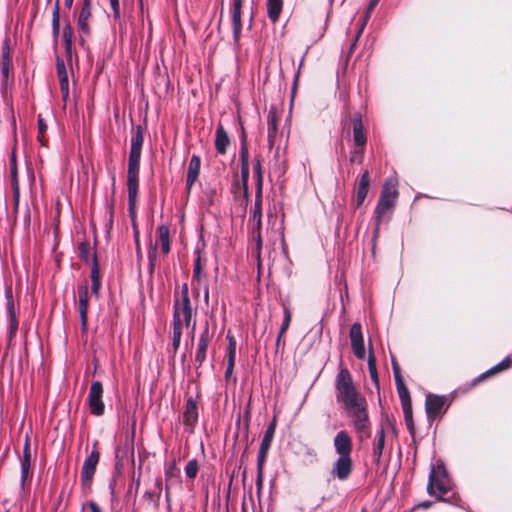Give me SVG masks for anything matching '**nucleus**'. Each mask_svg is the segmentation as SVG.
I'll list each match as a JSON object with an SVG mask.
<instances>
[{
  "label": "nucleus",
  "instance_id": "1",
  "mask_svg": "<svg viewBox=\"0 0 512 512\" xmlns=\"http://www.w3.org/2000/svg\"><path fill=\"white\" fill-rule=\"evenodd\" d=\"M336 399L342 403L352 418L353 428L358 438L363 441L371 436L370 423L366 410V401L357 391L351 374L341 369L336 377Z\"/></svg>",
  "mask_w": 512,
  "mask_h": 512
},
{
  "label": "nucleus",
  "instance_id": "2",
  "mask_svg": "<svg viewBox=\"0 0 512 512\" xmlns=\"http://www.w3.org/2000/svg\"><path fill=\"white\" fill-rule=\"evenodd\" d=\"M144 142V132L141 126H137L133 129L131 137V147L128 158V171H127V190H128V202L129 210L132 213L136 203L138 194V183H139V168L142 146Z\"/></svg>",
  "mask_w": 512,
  "mask_h": 512
},
{
  "label": "nucleus",
  "instance_id": "3",
  "mask_svg": "<svg viewBox=\"0 0 512 512\" xmlns=\"http://www.w3.org/2000/svg\"><path fill=\"white\" fill-rule=\"evenodd\" d=\"M193 312L194 309L191 305L188 288L184 285L182 288L181 300H177L174 304L172 338L174 351H177L180 346L183 326L190 328L191 339H194L196 323L195 321H192Z\"/></svg>",
  "mask_w": 512,
  "mask_h": 512
},
{
  "label": "nucleus",
  "instance_id": "4",
  "mask_svg": "<svg viewBox=\"0 0 512 512\" xmlns=\"http://www.w3.org/2000/svg\"><path fill=\"white\" fill-rule=\"evenodd\" d=\"M452 489V482L443 463L432 465L427 485V492L437 500L453 503L450 497H444Z\"/></svg>",
  "mask_w": 512,
  "mask_h": 512
},
{
  "label": "nucleus",
  "instance_id": "5",
  "mask_svg": "<svg viewBox=\"0 0 512 512\" xmlns=\"http://www.w3.org/2000/svg\"><path fill=\"white\" fill-rule=\"evenodd\" d=\"M398 198L397 182L394 179H388L385 181L381 190L378 204L375 208L374 214L376 219V227L374 236L377 237L379 233V226L386 215L395 205Z\"/></svg>",
  "mask_w": 512,
  "mask_h": 512
},
{
  "label": "nucleus",
  "instance_id": "6",
  "mask_svg": "<svg viewBox=\"0 0 512 512\" xmlns=\"http://www.w3.org/2000/svg\"><path fill=\"white\" fill-rule=\"evenodd\" d=\"M5 300L6 307L5 313L8 322L7 326V336L8 340L11 341L17 333L18 330V313L19 310L15 305L13 294L11 288L5 290Z\"/></svg>",
  "mask_w": 512,
  "mask_h": 512
},
{
  "label": "nucleus",
  "instance_id": "7",
  "mask_svg": "<svg viewBox=\"0 0 512 512\" xmlns=\"http://www.w3.org/2000/svg\"><path fill=\"white\" fill-rule=\"evenodd\" d=\"M103 398V386L99 381L91 384L88 394V404L91 414L101 416L104 414L105 405Z\"/></svg>",
  "mask_w": 512,
  "mask_h": 512
},
{
  "label": "nucleus",
  "instance_id": "8",
  "mask_svg": "<svg viewBox=\"0 0 512 512\" xmlns=\"http://www.w3.org/2000/svg\"><path fill=\"white\" fill-rule=\"evenodd\" d=\"M353 461L351 456H338L331 468V476L340 481H345L352 473Z\"/></svg>",
  "mask_w": 512,
  "mask_h": 512
},
{
  "label": "nucleus",
  "instance_id": "9",
  "mask_svg": "<svg viewBox=\"0 0 512 512\" xmlns=\"http://www.w3.org/2000/svg\"><path fill=\"white\" fill-rule=\"evenodd\" d=\"M99 457V452L97 450H93L84 461L81 470L82 486L88 487L90 485L96 470V466L99 462Z\"/></svg>",
  "mask_w": 512,
  "mask_h": 512
},
{
  "label": "nucleus",
  "instance_id": "10",
  "mask_svg": "<svg viewBox=\"0 0 512 512\" xmlns=\"http://www.w3.org/2000/svg\"><path fill=\"white\" fill-rule=\"evenodd\" d=\"M213 338V332L210 331L208 322L205 323V326L199 336L197 349L195 354V361L200 365L206 360L207 348Z\"/></svg>",
  "mask_w": 512,
  "mask_h": 512
},
{
  "label": "nucleus",
  "instance_id": "11",
  "mask_svg": "<svg viewBox=\"0 0 512 512\" xmlns=\"http://www.w3.org/2000/svg\"><path fill=\"white\" fill-rule=\"evenodd\" d=\"M350 341L354 355L358 359L365 357L364 339L362 335L361 325L354 323L350 329Z\"/></svg>",
  "mask_w": 512,
  "mask_h": 512
},
{
  "label": "nucleus",
  "instance_id": "12",
  "mask_svg": "<svg viewBox=\"0 0 512 512\" xmlns=\"http://www.w3.org/2000/svg\"><path fill=\"white\" fill-rule=\"evenodd\" d=\"M333 446L338 456H351L352 439L347 431L341 430L335 435Z\"/></svg>",
  "mask_w": 512,
  "mask_h": 512
},
{
  "label": "nucleus",
  "instance_id": "13",
  "mask_svg": "<svg viewBox=\"0 0 512 512\" xmlns=\"http://www.w3.org/2000/svg\"><path fill=\"white\" fill-rule=\"evenodd\" d=\"M445 401L446 398L444 396H438L433 394L427 395L425 408L429 419H434L442 414Z\"/></svg>",
  "mask_w": 512,
  "mask_h": 512
},
{
  "label": "nucleus",
  "instance_id": "14",
  "mask_svg": "<svg viewBox=\"0 0 512 512\" xmlns=\"http://www.w3.org/2000/svg\"><path fill=\"white\" fill-rule=\"evenodd\" d=\"M198 421V408L197 403L193 398L186 401L185 410L183 413V423L186 428L192 432Z\"/></svg>",
  "mask_w": 512,
  "mask_h": 512
},
{
  "label": "nucleus",
  "instance_id": "15",
  "mask_svg": "<svg viewBox=\"0 0 512 512\" xmlns=\"http://www.w3.org/2000/svg\"><path fill=\"white\" fill-rule=\"evenodd\" d=\"M21 464V477H20V486L21 489L24 490L25 482L30 477L31 470V449L28 439H26L24 448H23V456L20 460Z\"/></svg>",
  "mask_w": 512,
  "mask_h": 512
},
{
  "label": "nucleus",
  "instance_id": "16",
  "mask_svg": "<svg viewBox=\"0 0 512 512\" xmlns=\"http://www.w3.org/2000/svg\"><path fill=\"white\" fill-rule=\"evenodd\" d=\"M78 310L80 314L81 326L85 330L87 327L88 313V286L87 284L78 287Z\"/></svg>",
  "mask_w": 512,
  "mask_h": 512
},
{
  "label": "nucleus",
  "instance_id": "17",
  "mask_svg": "<svg viewBox=\"0 0 512 512\" xmlns=\"http://www.w3.org/2000/svg\"><path fill=\"white\" fill-rule=\"evenodd\" d=\"M200 168L201 158L198 155H192L188 164L186 175V188L188 191L192 189L193 185L198 180Z\"/></svg>",
  "mask_w": 512,
  "mask_h": 512
},
{
  "label": "nucleus",
  "instance_id": "18",
  "mask_svg": "<svg viewBox=\"0 0 512 512\" xmlns=\"http://www.w3.org/2000/svg\"><path fill=\"white\" fill-rule=\"evenodd\" d=\"M56 68H57V75L59 78L62 99L64 102H66L69 98V80H68V74H67V70H66L64 61L61 59H57Z\"/></svg>",
  "mask_w": 512,
  "mask_h": 512
},
{
  "label": "nucleus",
  "instance_id": "19",
  "mask_svg": "<svg viewBox=\"0 0 512 512\" xmlns=\"http://www.w3.org/2000/svg\"><path fill=\"white\" fill-rule=\"evenodd\" d=\"M241 9H242V0H233L232 24H233V37L236 42L239 41V38L241 35V29H242Z\"/></svg>",
  "mask_w": 512,
  "mask_h": 512
},
{
  "label": "nucleus",
  "instance_id": "20",
  "mask_svg": "<svg viewBox=\"0 0 512 512\" xmlns=\"http://www.w3.org/2000/svg\"><path fill=\"white\" fill-rule=\"evenodd\" d=\"M230 145L228 133L222 125H218L215 132V149L218 154L224 155Z\"/></svg>",
  "mask_w": 512,
  "mask_h": 512
},
{
  "label": "nucleus",
  "instance_id": "21",
  "mask_svg": "<svg viewBox=\"0 0 512 512\" xmlns=\"http://www.w3.org/2000/svg\"><path fill=\"white\" fill-rule=\"evenodd\" d=\"M91 17V0H84L82 8L78 16V28L83 34H88L89 19Z\"/></svg>",
  "mask_w": 512,
  "mask_h": 512
},
{
  "label": "nucleus",
  "instance_id": "22",
  "mask_svg": "<svg viewBox=\"0 0 512 512\" xmlns=\"http://www.w3.org/2000/svg\"><path fill=\"white\" fill-rule=\"evenodd\" d=\"M277 122H278V116H277L276 111L273 109L269 110L268 115H267V138H268V144H269L270 148L274 146L276 138H277V133H278Z\"/></svg>",
  "mask_w": 512,
  "mask_h": 512
},
{
  "label": "nucleus",
  "instance_id": "23",
  "mask_svg": "<svg viewBox=\"0 0 512 512\" xmlns=\"http://www.w3.org/2000/svg\"><path fill=\"white\" fill-rule=\"evenodd\" d=\"M10 67H11V54L10 49L7 41L4 42L2 47V55L0 58V71L3 78V83H7L9 79V73H10Z\"/></svg>",
  "mask_w": 512,
  "mask_h": 512
},
{
  "label": "nucleus",
  "instance_id": "24",
  "mask_svg": "<svg viewBox=\"0 0 512 512\" xmlns=\"http://www.w3.org/2000/svg\"><path fill=\"white\" fill-rule=\"evenodd\" d=\"M353 140L357 147L364 148L366 144V135L363 130L362 119L360 115H357L353 121Z\"/></svg>",
  "mask_w": 512,
  "mask_h": 512
},
{
  "label": "nucleus",
  "instance_id": "25",
  "mask_svg": "<svg viewBox=\"0 0 512 512\" xmlns=\"http://www.w3.org/2000/svg\"><path fill=\"white\" fill-rule=\"evenodd\" d=\"M384 446H385V431H384V428L381 427L376 435V438L373 443V448H372V456H373L374 461L377 464L381 460Z\"/></svg>",
  "mask_w": 512,
  "mask_h": 512
},
{
  "label": "nucleus",
  "instance_id": "26",
  "mask_svg": "<svg viewBox=\"0 0 512 512\" xmlns=\"http://www.w3.org/2000/svg\"><path fill=\"white\" fill-rule=\"evenodd\" d=\"M369 183H370L369 172L366 170L362 174V176L359 180L358 188H357V198H356V206L357 207H360L363 204V202L368 194Z\"/></svg>",
  "mask_w": 512,
  "mask_h": 512
},
{
  "label": "nucleus",
  "instance_id": "27",
  "mask_svg": "<svg viewBox=\"0 0 512 512\" xmlns=\"http://www.w3.org/2000/svg\"><path fill=\"white\" fill-rule=\"evenodd\" d=\"M157 235H158L157 244L159 243V245L161 247V251L164 254H168L170 252V245H171L169 228L165 225L159 226L157 228Z\"/></svg>",
  "mask_w": 512,
  "mask_h": 512
},
{
  "label": "nucleus",
  "instance_id": "28",
  "mask_svg": "<svg viewBox=\"0 0 512 512\" xmlns=\"http://www.w3.org/2000/svg\"><path fill=\"white\" fill-rule=\"evenodd\" d=\"M396 384H397L398 394H399V397H400L402 405H403L405 418H406V420H408V419L411 420V406H410V397H409L408 389L405 387L402 380H401V383H396Z\"/></svg>",
  "mask_w": 512,
  "mask_h": 512
},
{
  "label": "nucleus",
  "instance_id": "29",
  "mask_svg": "<svg viewBox=\"0 0 512 512\" xmlns=\"http://www.w3.org/2000/svg\"><path fill=\"white\" fill-rule=\"evenodd\" d=\"M262 199L261 194L256 193V199L254 203V208L251 211V220L254 225V229L260 230L261 227V217H262Z\"/></svg>",
  "mask_w": 512,
  "mask_h": 512
},
{
  "label": "nucleus",
  "instance_id": "30",
  "mask_svg": "<svg viewBox=\"0 0 512 512\" xmlns=\"http://www.w3.org/2000/svg\"><path fill=\"white\" fill-rule=\"evenodd\" d=\"M283 7V0H267L268 17L272 22H276L280 16Z\"/></svg>",
  "mask_w": 512,
  "mask_h": 512
},
{
  "label": "nucleus",
  "instance_id": "31",
  "mask_svg": "<svg viewBox=\"0 0 512 512\" xmlns=\"http://www.w3.org/2000/svg\"><path fill=\"white\" fill-rule=\"evenodd\" d=\"M194 253L196 255V259L194 261L193 280L200 282L201 277L204 275L203 269L206 265V259L202 258L200 249H196Z\"/></svg>",
  "mask_w": 512,
  "mask_h": 512
},
{
  "label": "nucleus",
  "instance_id": "32",
  "mask_svg": "<svg viewBox=\"0 0 512 512\" xmlns=\"http://www.w3.org/2000/svg\"><path fill=\"white\" fill-rule=\"evenodd\" d=\"M10 172H11V185L14 192V195L18 197L19 195V180H18V172H17V162L16 156L13 152L10 158Z\"/></svg>",
  "mask_w": 512,
  "mask_h": 512
},
{
  "label": "nucleus",
  "instance_id": "33",
  "mask_svg": "<svg viewBox=\"0 0 512 512\" xmlns=\"http://www.w3.org/2000/svg\"><path fill=\"white\" fill-rule=\"evenodd\" d=\"M511 365H512V357L507 356L496 366L492 367L490 370H488L487 372L480 375L478 380L485 379L486 377L493 375L497 372L504 371V370L508 369Z\"/></svg>",
  "mask_w": 512,
  "mask_h": 512
},
{
  "label": "nucleus",
  "instance_id": "34",
  "mask_svg": "<svg viewBox=\"0 0 512 512\" xmlns=\"http://www.w3.org/2000/svg\"><path fill=\"white\" fill-rule=\"evenodd\" d=\"M283 312H284V317H283L282 325H281V328H280V331H279V334L277 337V343L280 342L282 336L288 330L290 323H291V318H292V313L287 305H283Z\"/></svg>",
  "mask_w": 512,
  "mask_h": 512
},
{
  "label": "nucleus",
  "instance_id": "35",
  "mask_svg": "<svg viewBox=\"0 0 512 512\" xmlns=\"http://www.w3.org/2000/svg\"><path fill=\"white\" fill-rule=\"evenodd\" d=\"M275 421H273L266 429L263 439L261 441L260 446H263V450H269L274 434H275Z\"/></svg>",
  "mask_w": 512,
  "mask_h": 512
},
{
  "label": "nucleus",
  "instance_id": "36",
  "mask_svg": "<svg viewBox=\"0 0 512 512\" xmlns=\"http://www.w3.org/2000/svg\"><path fill=\"white\" fill-rule=\"evenodd\" d=\"M78 249L80 258L85 262H89L90 259L93 260V256H96V254L92 252L90 244L86 241L81 242Z\"/></svg>",
  "mask_w": 512,
  "mask_h": 512
},
{
  "label": "nucleus",
  "instance_id": "37",
  "mask_svg": "<svg viewBox=\"0 0 512 512\" xmlns=\"http://www.w3.org/2000/svg\"><path fill=\"white\" fill-rule=\"evenodd\" d=\"M52 32L53 36L57 38L60 33V13H59V3L57 2L53 13H52Z\"/></svg>",
  "mask_w": 512,
  "mask_h": 512
},
{
  "label": "nucleus",
  "instance_id": "38",
  "mask_svg": "<svg viewBox=\"0 0 512 512\" xmlns=\"http://www.w3.org/2000/svg\"><path fill=\"white\" fill-rule=\"evenodd\" d=\"M254 174L256 177L257 194H262L263 174H262V170H261V162L259 159H257L254 164Z\"/></svg>",
  "mask_w": 512,
  "mask_h": 512
},
{
  "label": "nucleus",
  "instance_id": "39",
  "mask_svg": "<svg viewBox=\"0 0 512 512\" xmlns=\"http://www.w3.org/2000/svg\"><path fill=\"white\" fill-rule=\"evenodd\" d=\"M368 368L372 381L378 387V373L376 368V359L372 353L368 357Z\"/></svg>",
  "mask_w": 512,
  "mask_h": 512
},
{
  "label": "nucleus",
  "instance_id": "40",
  "mask_svg": "<svg viewBox=\"0 0 512 512\" xmlns=\"http://www.w3.org/2000/svg\"><path fill=\"white\" fill-rule=\"evenodd\" d=\"M157 261V243L154 246H151L148 251V262H149V273L153 274Z\"/></svg>",
  "mask_w": 512,
  "mask_h": 512
},
{
  "label": "nucleus",
  "instance_id": "41",
  "mask_svg": "<svg viewBox=\"0 0 512 512\" xmlns=\"http://www.w3.org/2000/svg\"><path fill=\"white\" fill-rule=\"evenodd\" d=\"M198 463L195 459L190 460L185 466V474L190 479H194L197 476Z\"/></svg>",
  "mask_w": 512,
  "mask_h": 512
},
{
  "label": "nucleus",
  "instance_id": "42",
  "mask_svg": "<svg viewBox=\"0 0 512 512\" xmlns=\"http://www.w3.org/2000/svg\"><path fill=\"white\" fill-rule=\"evenodd\" d=\"M373 10H374V9H370V3H369V4H368V6H367L366 11H365V13H364V16H363V18H362V21H361L360 27H359V29H358V31H357L356 39H358V38L360 37V35L362 34V32H363V30H364L365 26L367 25V23H368V21H369V19H370V17H371V13H372V11H373ZM356 41H357V40H355V42H356Z\"/></svg>",
  "mask_w": 512,
  "mask_h": 512
},
{
  "label": "nucleus",
  "instance_id": "43",
  "mask_svg": "<svg viewBox=\"0 0 512 512\" xmlns=\"http://www.w3.org/2000/svg\"><path fill=\"white\" fill-rule=\"evenodd\" d=\"M72 37H73V31H72L71 26L68 24L63 29V40L65 42V47L67 50H69L71 48Z\"/></svg>",
  "mask_w": 512,
  "mask_h": 512
},
{
  "label": "nucleus",
  "instance_id": "44",
  "mask_svg": "<svg viewBox=\"0 0 512 512\" xmlns=\"http://www.w3.org/2000/svg\"><path fill=\"white\" fill-rule=\"evenodd\" d=\"M248 179H249V166L241 167V180L243 185L244 194H248Z\"/></svg>",
  "mask_w": 512,
  "mask_h": 512
},
{
  "label": "nucleus",
  "instance_id": "45",
  "mask_svg": "<svg viewBox=\"0 0 512 512\" xmlns=\"http://www.w3.org/2000/svg\"><path fill=\"white\" fill-rule=\"evenodd\" d=\"M100 281L99 267L96 256H93V266L91 269V282Z\"/></svg>",
  "mask_w": 512,
  "mask_h": 512
},
{
  "label": "nucleus",
  "instance_id": "46",
  "mask_svg": "<svg viewBox=\"0 0 512 512\" xmlns=\"http://www.w3.org/2000/svg\"><path fill=\"white\" fill-rule=\"evenodd\" d=\"M304 457L305 461L310 464L317 461V453L313 448H307Z\"/></svg>",
  "mask_w": 512,
  "mask_h": 512
},
{
  "label": "nucleus",
  "instance_id": "47",
  "mask_svg": "<svg viewBox=\"0 0 512 512\" xmlns=\"http://www.w3.org/2000/svg\"><path fill=\"white\" fill-rule=\"evenodd\" d=\"M240 159H249V150L245 140V136H243L241 140Z\"/></svg>",
  "mask_w": 512,
  "mask_h": 512
},
{
  "label": "nucleus",
  "instance_id": "48",
  "mask_svg": "<svg viewBox=\"0 0 512 512\" xmlns=\"http://www.w3.org/2000/svg\"><path fill=\"white\" fill-rule=\"evenodd\" d=\"M268 451L269 450H263V446H260L259 452H258V458H257V464H258L259 469H261V467L263 466Z\"/></svg>",
  "mask_w": 512,
  "mask_h": 512
},
{
  "label": "nucleus",
  "instance_id": "49",
  "mask_svg": "<svg viewBox=\"0 0 512 512\" xmlns=\"http://www.w3.org/2000/svg\"><path fill=\"white\" fill-rule=\"evenodd\" d=\"M362 153H363V148L355 150L351 154L350 161L351 162L358 161L360 163L362 161Z\"/></svg>",
  "mask_w": 512,
  "mask_h": 512
},
{
  "label": "nucleus",
  "instance_id": "50",
  "mask_svg": "<svg viewBox=\"0 0 512 512\" xmlns=\"http://www.w3.org/2000/svg\"><path fill=\"white\" fill-rule=\"evenodd\" d=\"M110 1V6L113 10V13H114V17L115 18H118L120 16V5H119V0H109Z\"/></svg>",
  "mask_w": 512,
  "mask_h": 512
},
{
  "label": "nucleus",
  "instance_id": "51",
  "mask_svg": "<svg viewBox=\"0 0 512 512\" xmlns=\"http://www.w3.org/2000/svg\"><path fill=\"white\" fill-rule=\"evenodd\" d=\"M86 507H88L91 512H101L100 507L94 501H88L85 505H83L82 510H84Z\"/></svg>",
  "mask_w": 512,
  "mask_h": 512
},
{
  "label": "nucleus",
  "instance_id": "52",
  "mask_svg": "<svg viewBox=\"0 0 512 512\" xmlns=\"http://www.w3.org/2000/svg\"><path fill=\"white\" fill-rule=\"evenodd\" d=\"M392 365H393V371H394V376H395V381L396 383H401V375H400V370H399V367L397 365L396 362H392Z\"/></svg>",
  "mask_w": 512,
  "mask_h": 512
},
{
  "label": "nucleus",
  "instance_id": "53",
  "mask_svg": "<svg viewBox=\"0 0 512 512\" xmlns=\"http://www.w3.org/2000/svg\"><path fill=\"white\" fill-rule=\"evenodd\" d=\"M235 359H236V352H229L227 353V364L229 366H235Z\"/></svg>",
  "mask_w": 512,
  "mask_h": 512
},
{
  "label": "nucleus",
  "instance_id": "54",
  "mask_svg": "<svg viewBox=\"0 0 512 512\" xmlns=\"http://www.w3.org/2000/svg\"><path fill=\"white\" fill-rule=\"evenodd\" d=\"M227 338L229 340L228 351L229 352H236V341H235L234 337L228 336Z\"/></svg>",
  "mask_w": 512,
  "mask_h": 512
},
{
  "label": "nucleus",
  "instance_id": "55",
  "mask_svg": "<svg viewBox=\"0 0 512 512\" xmlns=\"http://www.w3.org/2000/svg\"><path fill=\"white\" fill-rule=\"evenodd\" d=\"M38 128H39L40 134L44 133L47 129L46 124L44 123L43 119H41V118L38 119Z\"/></svg>",
  "mask_w": 512,
  "mask_h": 512
},
{
  "label": "nucleus",
  "instance_id": "56",
  "mask_svg": "<svg viewBox=\"0 0 512 512\" xmlns=\"http://www.w3.org/2000/svg\"><path fill=\"white\" fill-rule=\"evenodd\" d=\"M99 289H100V281H93L91 284L92 293L97 295Z\"/></svg>",
  "mask_w": 512,
  "mask_h": 512
},
{
  "label": "nucleus",
  "instance_id": "57",
  "mask_svg": "<svg viewBox=\"0 0 512 512\" xmlns=\"http://www.w3.org/2000/svg\"><path fill=\"white\" fill-rule=\"evenodd\" d=\"M233 370H234V366H229V364H227L226 371H225V378L226 379L230 378V376L233 373Z\"/></svg>",
  "mask_w": 512,
  "mask_h": 512
},
{
  "label": "nucleus",
  "instance_id": "58",
  "mask_svg": "<svg viewBox=\"0 0 512 512\" xmlns=\"http://www.w3.org/2000/svg\"><path fill=\"white\" fill-rule=\"evenodd\" d=\"M432 505V502L430 501H423L417 505L419 508L427 509Z\"/></svg>",
  "mask_w": 512,
  "mask_h": 512
},
{
  "label": "nucleus",
  "instance_id": "59",
  "mask_svg": "<svg viewBox=\"0 0 512 512\" xmlns=\"http://www.w3.org/2000/svg\"><path fill=\"white\" fill-rule=\"evenodd\" d=\"M380 0H369L370 3V9H375V7L378 5Z\"/></svg>",
  "mask_w": 512,
  "mask_h": 512
},
{
  "label": "nucleus",
  "instance_id": "60",
  "mask_svg": "<svg viewBox=\"0 0 512 512\" xmlns=\"http://www.w3.org/2000/svg\"><path fill=\"white\" fill-rule=\"evenodd\" d=\"M156 487L158 488L159 492H161V489H162V480L161 478H158L156 480ZM160 495V493H158V496Z\"/></svg>",
  "mask_w": 512,
  "mask_h": 512
},
{
  "label": "nucleus",
  "instance_id": "61",
  "mask_svg": "<svg viewBox=\"0 0 512 512\" xmlns=\"http://www.w3.org/2000/svg\"><path fill=\"white\" fill-rule=\"evenodd\" d=\"M165 499H166V502L169 504L170 503V494H169L168 486H166V488H165Z\"/></svg>",
  "mask_w": 512,
  "mask_h": 512
},
{
  "label": "nucleus",
  "instance_id": "62",
  "mask_svg": "<svg viewBox=\"0 0 512 512\" xmlns=\"http://www.w3.org/2000/svg\"><path fill=\"white\" fill-rule=\"evenodd\" d=\"M241 167L242 166H249V159H240Z\"/></svg>",
  "mask_w": 512,
  "mask_h": 512
},
{
  "label": "nucleus",
  "instance_id": "63",
  "mask_svg": "<svg viewBox=\"0 0 512 512\" xmlns=\"http://www.w3.org/2000/svg\"><path fill=\"white\" fill-rule=\"evenodd\" d=\"M208 297H209V289H208V287H206L204 290V298L206 301L208 300Z\"/></svg>",
  "mask_w": 512,
  "mask_h": 512
},
{
  "label": "nucleus",
  "instance_id": "64",
  "mask_svg": "<svg viewBox=\"0 0 512 512\" xmlns=\"http://www.w3.org/2000/svg\"><path fill=\"white\" fill-rule=\"evenodd\" d=\"M72 3H73V0H65V4L69 7L72 5Z\"/></svg>",
  "mask_w": 512,
  "mask_h": 512
}]
</instances>
